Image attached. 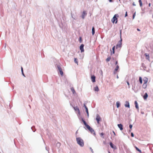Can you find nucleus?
<instances>
[{
  "label": "nucleus",
  "instance_id": "0e129e2a",
  "mask_svg": "<svg viewBox=\"0 0 153 153\" xmlns=\"http://www.w3.org/2000/svg\"><path fill=\"white\" fill-rule=\"evenodd\" d=\"M109 153H111L110 152H109Z\"/></svg>",
  "mask_w": 153,
  "mask_h": 153
},
{
  "label": "nucleus",
  "instance_id": "a211bd4d",
  "mask_svg": "<svg viewBox=\"0 0 153 153\" xmlns=\"http://www.w3.org/2000/svg\"><path fill=\"white\" fill-rule=\"evenodd\" d=\"M92 35H94L95 33V28L93 27L92 29Z\"/></svg>",
  "mask_w": 153,
  "mask_h": 153
},
{
  "label": "nucleus",
  "instance_id": "4c0bfd02",
  "mask_svg": "<svg viewBox=\"0 0 153 153\" xmlns=\"http://www.w3.org/2000/svg\"><path fill=\"white\" fill-rule=\"evenodd\" d=\"M136 108L137 109L138 111H139V107L138 106H135Z\"/></svg>",
  "mask_w": 153,
  "mask_h": 153
},
{
  "label": "nucleus",
  "instance_id": "6e6552de",
  "mask_svg": "<svg viewBox=\"0 0 153 153\" xmlns=\"http://www.w3.org/2000/svg\"><path fill=\"white\" fill-rule=\"evenodd\" d=\"M96 120L97 121V123L98 124H99L100 121L101 120V118L100 117V116L98 114H97L96 117Z\"/></svg>",
  "mask_w": 153,
  "mask_h": 153
},
{
  "label": "nucleus",
  "instance_id": "7ed1b4c3",
  "mask_svg": "<svg viewBox=\"0 0 153 153\" xmlns=\"http://www.w3.org/2000/svg\"><path fill=\"white\" fill-rule=\"evenodd\" d=\"M73 108L76 111V113L77 114L78 116H80V112L78 107L76 106V107H74Z\"/></svg>",
  "mask_w": 153,
  "mask_h": 153
},
{
  "label": "nucleus",
  "instance_id": "9d476101",
  "mask_svg": "<svg viewBox=\"0 0 153 153\" xmlns=\"http://www.w3.org/2000/svg\"><path fill=\"white\" fill-rule=\"evenodd\" d=\"M91 79L93 82H95V76L94 75L91 76Z\"/></svg>",
  "mask_w": 153,
  "mask_h": 153
},
{
  "label": "nucleus",
  "instance_id": "79ce46f5",
  "mask_svg": "<svg viewBox=\"0 0 153 153\" xmlns=\"http://www.w3.org/2000/svg\"><path fill=\"white\" fill-rule=\"evenodd\" d=\"M128 16L127 12H126L125 15V17H126Z\"/></svg>",
  "mask_w": 153,
  "mask_h": 153
},
{
  "label": "nucleus",
  "instance_id": "a878e982",
  "mask_svg": "<svg viewBox=\"0 0 153 153\" xmlns=\"http://www.w3.org/2000/svg\"><path fill=\"white\" fill-rule=\"evenodd\" d=\"M139 79V81H140V83L141 84H142L143 81H142V78L141 77H140Z\"/></svg>",
  "mask_w": 153,
  "mask_h": 153
},
{
  "label": "nucleus",
  "instance_id": "ddd939ff",
  "mask_svg": "<svg viewBox=\"0 0 153 153\" xmlns=\"http://www.w3.org/2000/svg\"><path fill=\"white\" fill-rule=\"evenodd\" d=\"M143 81L144 83H147L148 81V79L146 77H144L143 79Z\"/></svg>",
  "mask_w": 153,
  "mask_h": 153
},
{
  "label": "nucleus",
  "instance_id": "4be33fe9",
  "mask_svg": "<svg viewBox=\"0 0 153 153\" xmlns=\"http://www.w3.org/2000/svg\"><path fill=\"white\" fill-rule=\"evenodd\" d=\"M74 62L78 65V60L76 58H74Z\"/></svg>",
  "mask_w": 153,
  "mask_h": 153
},
{
  "label": "nucleus",
  "instance_id": "c9c22d12",
  "mask_svg": "<svg viewBox=\"0 0 153 153\" xmlns=\"http://www.w3.org/2000/svg\"><path fill=\"white\" fill-rule=\"evenodd\" d=\"M135 14H136V13H135L134 14H133V19H134V18L135 16Z\"/></svg>",
  "mask_w": 153,
  "mask_h": 153
},
{
  "label": "nucleus",
  "instance_id": "f8f14e48",
  "mask_svg": "<svg viewBox=\"0 0 153 153\" xmlns=\"http://www.w3.org/2000/svg\"><path fill=\"white\" fill-rule=\"evenodd\" d=\"M110 145L111 147L114 149H116V146L114 145L112 143H110Z\"/></svg>",
  "mask_w": 153,
  "mask_h": 153
},
{
  "label": "nucleus",
  "instance_id": "13d9d810",
  "mask_svg": "<svg viewBox=\"0 0 153 153\" xmlns=\"http://www.w3.org/2000/svg\"><path fill=\"white\" fill-rule=\"evenodd\" d=\"M126 106L128 107V108H130V106Z\"/></svg>",
  "mask_w": 153,
  "mask_h": 153
},
{
  "label": "nucleus",
  "instance_id": "bf43d9fd",
  "mask_svg": "<svg viewBox=\"0 0 153 153\" xmlns=\"http://www.w3.org/2000/svg\"><path fill=\"white\" fill-rule=\"evenodd\" d=\"M101 73L102 75V71H101Z\"/></svg>",
  "mask_w": 153,
  "mask_h": 153
},
{
  "label": "nucleus",
  "instance_id": "4d7b16f0",
  "mask_svg": "<svg viewBox=\"0 0 153 153\" xmlns=\"http://www.w3.org/2000/svg\"><path fill=\"white\" fill-rule=\"evenodd\" d=\"M117 79H118L119 78V77H118V75H117Z\"/></svg>",
  "mask_w": 153,
  "mask_h": 153
},
{
  "label": "nucleus",
  "instance_id": "3c124183",
  "mask_svg": "<svg viewBox=\"0 0 153 153\" xmlns=\"http://www.w3.org/2000/svg\"><path fill=\"white\" fill-rule=\"evenodd\" d=\"M113 133H114V135H115V132H114V131H113Z\"/></svg>",
  "mask_w": 153,
  "mask_h": 153
},
{
  "label": "nucleus",
  "instance_id": "bb28decb",
  "mask_svg": "<svg viewBox=\"0 0 153 153\" xmlns=\"http://www.w3.org/2000/svg\"><path fill=\"white\" fill-rule=\"evenodd\" d=\"M142 66L143 68L144 69V70H146V67L145 66V65L144 64H143V63L142 64Z\"/></svg>",
  "mask_w": 153,
  "mask_h": 153
},
{
  "label": "nucleus",
  "instance_id": "8fccbe9b",
  "mask_svg": "<svg viewBox=\"0 0 153 153\" xmlns=\"http://www.w3.org/2000/svg\"><path fill=\"white\" fill-rule=\"evenodd\" d=\"M141 113L142 114H144V112L143 111H141Z\"/></svg>",
  "mask_w": 153,
  "mask_h": 153
},
{
  "label": "nucleus",
  "instance_id": "c03bdc74",
  "mask_svg": "<svg viewBox=\"0 0 153 153\" xmlns=\"http://www.w3.org/2000/svg\"><path fill=\"white\" fill-rule=\"evenodd\" d=\"M131 136L132 137H134V134H133V133H131Z\"/></svg>",
  "mask_w": 153,
  "mask_h": 153
},
{
  "label": "nucleus",
  "instance_id": "603ef678",
  "mask_svg": "<svg viewBox=\"0 0 153 153\" xmlns=\"http://www.w3.org/2000/svg\"><path fill=\"white\" fill-rule=\"evenodd\" d=\"M90 149H91V152H93V149H91V148H90Z\"/></svg>",
  "mask_w": 153,
  "mask_h": 153
},
{
  "label": "nucleus",
  "instance_id": "ea45409f",
  "mask_svg": "<svg viewBox=\"0 0 153 153\" xmlns=\"http://www.w3.org/2000/svg\"><path fill=\"white\" fill-rule=\"evenodd\" d=\"M135 105H138L137 102L136 101H135L134 102Z\"/></svg>",
  "mask_w": 153,
  "mask_h": 153
},
{
  "label": "nucleus",
  "instance_id": "393cba45",
  "mask_svg": "<svg viewBox=\"0 0 153 153\" xmlns=\"http://www.w3.org/2000/svg\"><path fill=\"white\" fill-rule=\"evenodd\" d=\"M138 1H139V4H140V7H141L142 6V3L141 0H139Z\"/></svg>",
  "mask_w": 153,
  "mask_h": 153
},
{
  "label": "nucleus",
  "instance_id": "37998d69",
  "mask_svg": "<svg viewBox=\"0 0 153 153\" xmlns=\"http://www.w3.org/2000/svg\"><path fill=\"white\" fill-rule=\"evenodd\" d=\"M60 143H57V145H58L59 146H60Z\"/></svg>",
  "mask_w": 153,
  "mask_h": 153
},
{
  "label": "nucleus",
  "instance_id": "c85d7f7f",
  "mask_svg": "<svg viewBox=\"0 0 153 153\" xmlns=\"http://www.w3.org/2000/svg\"><path fill=\"white\" fill-rule=\"evenodd\" d=\"M31 128L33 132H35L36 131V129H35L34 126H32Z\"/></svg>",
  "mask_w": 153,
  "mask_h": 153
},
{
  "label": "nucleus",
  "instance_id": "473e14b6",
  "mask_svg": "<svg viewBox=\"0 0 153 153\" xmlns=\"http://www.w3.org/2000/svg\"><path fill=\"white\" fill-rule=\"evenodd\" d=\"M120 102L119 101H117L116 102V105H120Z\"/></svg>",
  "mask_w": 153,
  "mask_h": 153
},
{
  "label": "nucleus",
  "instance_id": "58836bf2",
  "mask_svg": "<svg viewBox=\"0 0 153 153\" xmlns=\"http://www.w3.org/2000/svg\"><path fill=\"white\" fill-rule=\"evenodd\" d=\"M121 31H122V30H120V39H122L121 38Z\"/></svg>",
  "mask_w": 153,
  "mask_h": 153
},
{
  "label": "nucleus",
  "instance_id": "39448f33",
  "mask_svg": "<svg viewBox=\"0 0 153 153\" xmlns=\"http://www.w3.org/2000/svg\"><path fill=\"white\" fill-rule=\"evenodd\" d=\"M122 39H120V40L117 43V44L116 45V48H121L122 46Z\"/></svg>",
  "mask_w": 153,
  "mask_h": 153
},
{
  "label": "nucleus",
  "instance_id": "412c9836",
  "mask_svg": "<svg viewBox=\"0 0 153 153\" xmlns=\"http://www.w3.org/2000/svg\"><path fill=\"white\" fill-rule=\"evenodd\" d=\"M148 94L147 93H145L143 96V98L144 99H146L148 97Z\"/></svg>",
  "mask_w": 153,
  "mask_h": 153
},
{
  "label": "nucleus",
  "instance_id": "aec40b11",
  "mask_svg": "<svg viewBox=\"0 0 153 153\" xmlns=\"http://www.w3.org/2000/svg\"><path fill=\"white\" fill-rule=\"evenodd\" d=\"M147 86V85L146 83H143V87L144 88H146Z\"/></svg>",
  "mask_w": 153,
  "mask_h": 153
},
{
  "label": "nucleus",
  "instance_id": "20e7f679",
  "mask_svg": "<svg viewBox=\"0 0 153 153\" xmlns=\"http://www.w3.org/2000/svg\"><path fill=\"white\" fill-rule=\"evenodd\" d=\"M82 120L83 122L84 125L85 126V127H86L89 130L90 129V128H91L90 127V126L89 125H88L87 124L85 121L84 120V119L82 118Z\"/></svg>",
  "mask_w": 153,
  "mask_h": 153
},
{
  "label": "nucleus",
  "instance_id": "4468645a",
  "mask_svg": "<svg viewBox=\"0 0 153 153\" xmlns=\"http://www.w3.org/2000/svg\"><path fill=\"white\" fill-rule=\"evenodd\" d=\"M117 126H118V127L120 128V129L121 130H122L123 129V125L121 124H118Z\"/></svg>",
  "mask_w": 153,
  "mask_h": 153
},
{
  "label": "nucleus",
  "instance_id": "e433bc0d",
  "mask_svg": "<svg viewBox=\"0 0 153 153\" xmlns=\"http://www.w3.org/2000/svg\"><path fill=\"white\" fill-rule=\"evenodd\" d=\"M79 41L80 42H82V38L81 37H79Z\"/></svg>",
  "mask_w": 153,
  "mask_h": 153
},
{
  "label": "nucleus",
  "instance_id": "f03ea898",
  "mask_svg": "<svg viewBox=\"0 0 153 153\" xmlns=\"http://www.w3.org/2000/svg\"><path fill=\"white\" fill-rule=\"evenodd\" d=\"M119 17V15L118 14H115L113 18L111 19V22L112 23H114L115 22V21H116L115 22V23H117V17Z\"/></svg>",
  "mask_w": 153,
  "mask_h": 153
},
{
  "label": "nucleus",
  "instance_id": "f704fd0d",
  "mask_svg": "<svg viewBox=\"0 0 153 153\" xmlns=\"http://www.w3.org/2000/svg\"><path fill=\"white\" fill-rule=\"evenodd\" d=\"M126 82L127 83V85H128V88H130V84H129V82L128 81H127Z\"/></svg>",
  "mask_w": 153,
  "mask_h": 153
},
{
  "label": "nucleus",
  "instance_id": "7c9ffc66",
  "mask_svg": "<svg viewBox=\"0 0 153 153\" xmlns=\"http://www.w3.org/2000/svg\"><path fill=\"white\" fill-rule=\"evenodd\" d=\"M125 105H129V103L128 101H126V104H125Z\"/></svg>",
  "mask_w": 153,
  "mask_h": 153
},
{
  "label": "nucleus",
  "instance_id": "9b49d317",
  "mask_svg": "<svg viewBox=\"0 0 153 153\" xmlns=\"http://www.w3.org/2000/svg\"><path fill=\"white\" fill-rule=\"evenodd\" d=\"M89 131L91 132V133L94 135H95V133L94 130L91 128L89 130Z\"/></svg>",
  "mask_w": 153,
  "mask_h": 153
},
{
  "label": "nucleus",
  "instance_id": "052dcab7",
  "mask_svg": "<svg viewBox=\"0 0 153 153\" xmlns=\"http://www.w3.org/2000/svg\"><path fill=\"white\" fill-rule=\"evenodd\" d=\"M120 106H117V108H118Z\"/></svg>",
  "mask_w": 153,
  "mask_h": 153
},
{
  "label": "nucleus",
  "instance_id": "f257e3e1",
  "mask_svg": "<svg viewBox=\"0 0 153 153\" xmlns=\"http://www.w3.org/2000/svg\"><path fill=\"white\" fill-rule=\"evenodd\" d=\"M76 140L77 143L81 146L83 147L84 146V142L80 137H77Z\"/></svg>",
  "mask_w": 153,
  "mask_h": 153
},
{
  "label": "nucleus",
  "instance_id": "2f4dec72",
  "mask_svg": "<svg viewBox=\"0 0 153 153\" xmlns=\"http://www.w3.org/2000/svg\"><path fill=\"white\" fill-rule=\"evenodd\" d=\"M115 46H114L112 48V51H113V53L114 54V50H115Z\"/></svg>",
  "mask_w": 153,
  "mask_h": 153
},
{
  "label": "nucleus",
  "instance_id": "cd10ccee",
  "mask_svg": "<svg viewBox=\"0 0 153 153\" xmlns=\"http://www.w3.org/2000/svg\"><path fill=\"white\" fill-rule=\"evenodd\" d=\"M111 59V57H108V58H107L106 59V61L107 62H109L110 61V60Z\"/></svg>",
  "mask_w": 153,
  "mask_h": 153
},
{
  "label": "nucleus",
  "instance_id": "49530a36",
  "mask_svg": "<svg viewBox=\"0 0 153 153\" xmlns=\"http://www.w3.org/2000/svg\"><path fill=\"white\" fill-rule=\"evenodd\" d=\"M21 69L22 72V71H23V68L22 67H21Z\"/></svg>",
  "mask_w": 153,
  "mask_h": 153
},
{
  "label": "nucleus",
  "instance_id": "6ab92c4d",
  "mask_svg": "<svg viewBox=\"0 0 153 153\" xmlns=\"http://www.w3.org/2000/svg\"><path fill=\"white\" fill-rule=\"evenodd\" d=\"M119 68V66L118 65H117L116 68H115L114 69V74H115V72H116L117 71V70H118Z\"/></svg>",
  "mask_w": 153,
  "mask_h": 153
},
{
  "label": "nucleus",
  "instance_id": "de8ad7c7",
  "mask_svg": "<svg viewBox=\"0 0 153 153\" xmlns=\"http://www.w3.org/2000/svg\"><path fill=\"white\" fill-rule=\"evenodd\" d=\"M133 6H136V4H135V3L133 2Z\"/></svg>",
  "mask_w": 153,
  "mask_h": 153
},
{
  "label": "nucleus",
  "instance_id": "b1692460",
  "mask_svg": "<svg viewBox=\"0 0 153 153\" xmlns=\"http://www.w3.org/2000/svg\"><path fill=\"white\" fill-rule=\"evenodd\" d=\"M135 148L136 150L140 152V153H141V151L136 146H135Z\"/></svg>",
  "mask_w": 153,
  "mask_h": 153
},
{
  "label": "nucleus",
  "instance_id": "6e6d98bb",
  "mask_svg": "<svg viewBox=\"0 0 153 153\" xmlns=\"http://www.w3.org/2000/svg\"><path fill=\"white\" fill-rule=\"evenodd\" d=\"M149 7H150V6H151V4H150V3H149Z\"/></svg>",
  "mask_w": 153,
  "mask_h": 153
},
{
  "label": "nucleus",
  "instance_id": "423d86ee",
  "mask_svg": "<svg viewBox=\"0 0 153 153\" xmlns=\"http://www.w3.org/2000/svg\"><path fill=\"white\" fill-rule=\"evenodd\" d=\"M57 68L60 74L62 76L63 75V72L62 71V69L61 68V67L59 65H57Z\"/></svg>",
  "mask_w": 153,
  "mask_h": 153
},
{
  "label": "nucleus",
  "instance_id": "864d4df0",
  "mask_svg": "<svg viewBox=\"0 0 153 153\" xmlns=\"http://www.w3.org/2000/svg\"><path fill=\"white\" fill-rule=\"evenodd\" d=\"M137 30L138 31H140V30L138 29V28H137Z\"/></svg>",
  "mask_w": 153,
  "mask_h": 153
},
{
  "label": "nucleus",
  "instance_id": "a18cd8bd",
  "mask_svg": "<svg viewBox=\"0 0 153 153\" xmlns=\"http://www.w3.org/2000/svg\"><path fill=\"white\" fill-rule=\"evenodd\" d=\"M22 75H23V76H24L25 77V74H24V73H23V71H22Z\"/></svg>",
  "mask_w": 153,
  "mask_h": 153
},
{
  "label": "nucleus",
  "instance_id": "0eeeda50",
  "mask_svg": "<svg viewBox=\"0 0 153 153\" xmlns=\"http://www.w3.org/2000/svg\"><path fill=\"white\" fill-rule=\"evenodd\" d=\"M87 13H86L85 11H83L82 13V15L81 16V17L82 19H84L85 18V17L86 16Z\"/></svg>",
  "mask_w": 153,
  "mask_h": 153
},
{
  "label": "nucleus",
  "instance_id": "dca6fc26",
  "mask_svg": "<svg viewBox=\"0 0 153 153\" xmlns=\"http://www.w3.org/2000/svg\"><path fill=\"white\" fill-rule=\"evenodd\" d=\"M145 55L146 56V59L149 60V55L148 54L145 53Z\"/></svg>",
  "mask_w": 153,
  "mask_h": 153
},
{
  "label": "nucleus",
  "instance_id": "72a5a7b5",
  "mask_svg": "<svg viewBox=\"0 0 153 153\" xmlns=\"http://www.w3.org/2000/svg\"><path fill=\"white\" fill-rule=\"evenodd\" d=\"M100 135L101 136V137L103 138H104V136H103L104 135V134L103 133H102L100 134Z\"/></svg>",
  "mask_w": 153,
  "mask_h": 153
},
{
  "label": "nucleus",
  "instance_id": "09e8293b",
  "mask_svg": "<svg viewBox=\"0 0 153 153\" xmlns=\"http://www.w3.org/2000/svg\"><path fill=\"white\" fill-rule=\"evenodd\" d=\"M118 63V62L117 61H116V62H115V65H116Z\"/></svg>",
  "mask_w": 153,
  "mask_h": 153
},
{
  "label": "nucleus",
  "instance_id": "f3484780",
  "mask_svg": "<svg viewBox=\"0 0 153 153\" xmlns=\"http://www.w3.org/2000/svg\"><path fill=\"white\" fill-rule=\"evenodd\" d=\"M94 90L95 91H99V89L97 86H96L94 88Z\"/></svg>",
  "mask_w": 153,
  "mask_h": 153
},
{
  "label": "nucleus",
  "instance_id": "1a4fd4ad",
  "mask_svg": "<svg viewBox=\"0 0 153 153\" xmlns=\"http://www.w3.org/2000/svg\"><path fill=\"white\" fill-rule=\"evenodd\" d=\"M84 45L83 44H81L79 48L80 50L81 51V52H82L84 51Z\"/></svg>",
  "mask_w": 153,
  "mask_h": 153
},
{
  "label": "nucleus",
  "instance_id": "c756f323",
  "mask_svg": "<svg viewBox=\"0 0 153 153\" xmlns=\"http://www.w3.org/2000/svg\"><path fill=\"white\" fill-rule=\"evenodd\" d=\"M88 103H90V102H88V101H86L83 104V105H86L87 104H88Z\"/></svg>",
  "mask_w": 153,
  "mask_h": 153
},
{
  "label": "nucleus",
  "instance_id": "5fc2aeb1",
  "mask_svg": "<svg viewBox=\"0 0 153 153\" xmlns=\"http://www.w3.org/2000/svg\"><path fill=\"white\" fill-rule=\"evenodd\" d=\"M109 1L110 2H112V0H109Z\"/></svg>",
  "mask_w": 153,
  "mask_h": 153
},
{
  "label": "nucleus",
  "instance_id": "a19ab883",
  "mask_svg": "<svg viewBox=\"0 0 153 153\" xmlns=\"http://www.w3.org/2000/svg\"><path fill=\"white\" fill-rule=\"evenodd\" d=\"M130 128L131 129L132 127V125H130L129 126Z\"/></svg>",
  "mask_w": 153,
  "mask_h": 153
},
{
  "label": "nucleus",
  "instance_id": "2eb2a0df",
  "mask_svg": "<svg viewBox=\"0 0 153 153\" xmlns=\"http://www.w3.org/2000/svg\"><path fill=\"white\" fill-rule=\"evenodd\" d=\"M85 108V109L87 113V116L88 117H89V114H88V108L86 106H84Z\"/></svg>",
  "mask_w": 153,
  "mask_h": 153
},
{
  "label": "nucleus",
  "instance_id": "5701e85b",
  "mask_svg": "<svg viewBox=\"0 0 153 153\" xmlns=\"http://www.w3.org/2000/svg\"><path fill=\"white\" fill-rule=\"evenodd\" d=\"M71 90L74 94L75 93V91L74 88L72 87L71 88Z\"/></svg>",
  "mask_w": 153,
  "mask_h": 153
},
{
  "label": "nucleus",
  "instance_id": "680f3d73",
  "mask_svg": "<svg viewBox=\"0 0 153 153\" xmlns=\"http://www.w3.org/2000/svg\"><path fill=\"white\" fill-rule=\"evenodd\" d=\"M77 133V131H76V134Z\"/></svg>",
  "mask_w": 153,
  "mask_h": 153
},
{
  "label": "nucleus",
  "instance_id": "e2e57ef3",
  "mask_svg": "<svg viewBox=\"0 0 153 153\" xmlns=\"http://www.w3.org/2000/svg\"><path fill=\"white\" fill-rule=\"evenodd\" d=\"M71 16H72V18H73V16H72V15H71Z\"/></svg>",
  "mask_w": 153,
  "mask_h": 153
}]
</instances>
